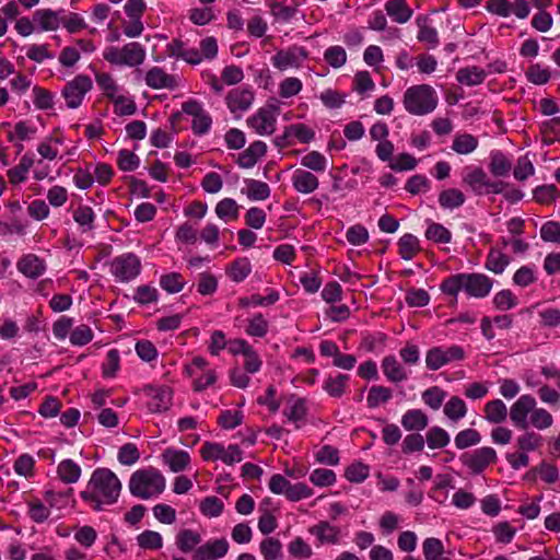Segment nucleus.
<instances>
[{
	"mask_svg": "<svg viewBox=\"0 0 560 560\" xmlns=\"http://www.w3.org/2000/svg\"><path fill=\"white\" fill-rule=\"evenodd\" d=\"M200 454L205 460L220 459L226 465H233L243 459V451L235 444L224 447L220 443L205 442L200 448Z\"/></svg>",
	"mask_w": 560,
	"mask_h": 560,
	"instance_id": "39448f33",
	"label": "nucleus"
},
{
	"mask_svg": "<svg viewBox=\"0 0 560 560\" xmlns=\"http://www.w3.org/2000/svg\"><path fill=\"white\" fill-rule=\"evenodd\" d=\"M509 262V257L505 254L492 248L488 254L486 267L488 270L499 275L504 271Z\"/></svg>",
	"mask_w": 560,
	"mask_h": 560,
	"instance_id": "de8ad7c7",
	"label": "nucleus"
},
{
	"mask_svg": "<svg viewBox=\"0 0 560 560\" xmlns=\"http://www.w3.org/2000/svg\"><path fill=\"white\" fill-rule=\"evenodd\" d=\"M95 81L98 84V86L103 90L105 96L113 101L118 95H120L119 91L120 88L114 80V78L106 72H98L95 74Z\"/></svg>",
	"mask_w": 560,
	"mask_h": 560,
	"instance_id": "79ce46f5",
	"label": "nucleus"
},
{
	"mask_svg": "<svg viewBox=\"0 0 560 560\" xmlns=\"http://www.w3.org/2000/svg\"><path fill=\"white\" fill-rule=\"evenodd\" d=\"M93 82L86 74H78L69 81L61 91L66 105L71 108H78L84 96L92 90Z\"/></svg>",
	"mask_w": 560,
	"mask_h": 560,
	"instance_id": "423d86ee",
	"label": "nucleus"
},
{
	"mask_svg": "<svg viewBox=\"0 0 560 560\" xmlns=\"http://www.w3.org/2000/svg\"><path fill=\"white\" fill-rule=\"evenodd\" d=\"M182 110L183 113L192 116L191 128L196 135H205L209 131L212 119L199 102L189 100L183 103Z\"/></svg>",
	"mask_w": 560,
	"mask_h": 560,
	"instance_id": "9b49d317",
	"label": "nucleus"
},
{
	"mask_svg": "<svg viewBox=\"0 0 560 560\" xmlns=\"http://www.w3.org/2000/svg\"><path fill=\"white\" fill-rule=\"evenodd\" d=\"M429 424L428 416L421 409H410L401 417V425L407 431H421Z\"/></svg>",
	"mask_w": 560,
	"mask_h": 560,
	"instance_id": "c85d7f7f",
	"label": "nucleus"
},
{
	"mask_svg": "<svg viewBox=\"0 0 560 560\" xmlns=\"http://www.w3.org/2000/svg\"><path fill=\"white\" fill-rule=\"evenodd\" d=\"M479 141L470 133H458L454 137L452 150L458 154H469L478 148Z\"/></svg>",
	"mask_w": 560,
	"mask_h": 560,
	"instance_id": "4c0bfd02",
	"label": "nucleus"
},
{
	"mask_svg": "<svg viewBox=\"0 0 560 560\" xmlns=\"http://www.w3.org/2000/svg\"><path fill=\"white\" fill-rule=\"evenodd\" d=\"M486 71L476 66L465 67L457 71L456 79L459 83L472 86L481 84L486 79Z\"/></svg>",
	"mask_w": 560,
	"mask_h": 560,
	"instance_id": "7c9ffc66",
	"label": "nucleus"
},
{
	"mask_svg": "<svg viewBox=\"0 0 560 560\" xmlns=\"http://www.w3.org/2000/svg\"><path fill=\"white\" fill-rule=\"evenodd\" d=\"M33 21L40 31L49 32L56 31L62 21L59 12L50 9H39L33 14Z\"/></svg>",
	"mask_w": 560,
	"mask_h": 560,
	"instance_id": "a878e982",
	"label": "nucleus"
},
{
	"mask_svg": "<svg viewBox=\"0 0 560 560\" xmlns=\"http://www.w3.org/2000/svg\"><path fill=\"white\" fill-rule=\"evenodd\" d=\"M399 255L405 260L412 259L420 252V243L417 236L405 234L398 241Z\"/></svg>",
	"mask_w": 560,
	"mask_h": 560,
	"instance_id": "e433bc0d",
	"label": "nucleus"
},
{
	"mask_svg": "<svg viewBox=\"0 0 560 560\" xmlns=\"http://www.w3.org/2000/svg\"><path fill=\"white\" fill-rule=\"evenodd\" d=\"M439 97L434 89L428 84L410 86L404 94L405 109L417 116L433 112L438 106Z\"/></svg>",
	"mask_w": 560,
	"mask_h": 560,
	"instance_id": "7ed1b4c3",
	"label": "nucleus"
},
{
	"mask_svg": "<svg viewBox=\"0 0 560 560\" xmlns=\"http://www.w3.org/2000/svg\"><path fill=\"white\" fill-rule=\"evenodd\" d=\"M225 102L231 113H243L252 106L254 93L249 89L236 88L228 93Z\"/></svg>",
	"mask_w": 560,
	"mask_h": 560,
	"instance_id": "f3484780",
	"label": "nucleus"
},
{
	"mask_svg": "<svg viewBox=\"0 0 560 560\" xmlns=\"http://www.w3.org/2000/svg\"><path fill=\"white\" fill-rule=\"evenodd\" d=\"M215 213L222 220H234L238 217V205L232 198H224L217 203Z\"/></svg>",
	"mask_w": 560,
	"mask_h": 560,
	"instance_id": "5fc2aeb1",
	"label": "nucleus"
},
{
	"mask_svg": "<svg viewBox=\"0 0 560 560\" xmlns=\"http://www.w3.org/2000/svg\"><path fill=\"white\" fill-rule=\"evenodd\" d=\"M324 59L332 68H340L347 61V52L341 46H331L324 52Z\"/></svg>",
	"mask_w": 560,
	"mask_h": 560,
	"instance_id": "69168bd1",
	"label": "nucleus"
},
{
	"mask_svg": "<svg viewBox=\"0 0 560 560\" xmlns=\"http://www.w3.org/2000/svg\"><path fill=\"white\" fill-rule=\"evenodd\" d=\"M307 408L305 406V401L302 398H290L288 400L287 407L283 410L284 417L290 422L294 423L295 429H300L304 423Z\"/></svg>",
	"mask_w": 560,
	"mask_h": 560,
	"instance_id": "cd10ccee",
	"label": "nucleus"
},
{
	"mask_svg": "<svg viewBox=\"0 0 560 560\" xmlns=\"http://www.w3.org/2000/svg\"><path fill=\"white\" fill-rule=\"evenodd\" d=\"M304 170L312 173H324L328 168L327 158L318 151H311L300 160Z\"/></svg>",
	"mask_w": 560,
	"mask_h": 560,
	"instance_id": "c756f323",
	"label": "nucleus"
},
{
	"mask_svg": "<svg viewBox=\"0 0 560 560\" xmlns=\"http://www.w3.org/2000/svg\"><path fill=\"white\" fill-rule=\"evenodd\" d=\"M536 399L532 395H522L510 408V419L513 424L522 430L528 428L527 416L532 415L534 407H536Z\"/></svg>",
	"mask_w": 560,
	"mask_h": 560,
	"instance_id": "ddd939ff",
	"label": "nucleus"
},
{
	"mask_svg": "<svg viewBox=\"0 0 560 560\" xmlns=\"http://www.w3.org/2000/svg\"><path fill=\"white\" fill-rule=\"evenodd\" d=\"M382 371L386 378L392 383H401L408 378L409 373L398 362L395 355H386L381 363Z\"/></svg>",
	"mask_w": 560,
	"mask_h": 560,
	"instance_id": "5701e85b",
	"label": "nucleus"
},
{
	"mask_svg": "<svg viewBox=\"0 0 560 560\" xmlns=\"http://www.w3.org/2000/svg\"><path fill=\"white\" fill-rule=\"evenodd\" d=\"M16 267L21 273L32 279L40 277L46 270L44 260L34 254L23 256Z\"/></svg>",
	"mask_w": 560,
	"mask_h": 560,
	"instance_id": "b1692460",
	"label": "nucleus"
},
{
	"mask_svg": "<svg viewBox=\"0 0 560 560\" xmlns=\"http://www.w3.org/2000/svg\"><path fill=\"white\" fill-rule=\"evenodd\" d=\"M145 48L138 42H130L122 47L108 46L103 51V58L117 67H139L145 60Z\"/></svg>",
	"mask_w": 560,
	"mask_h": 560,
	"instance_id": "20e7f679",
	"label": "nucleus"
},
{
	"mask_svg": "<svg viewBox=\"0 0 560 560\" xmlns=\"http://www.w3.org/2000/svg\"><path fill=\"white\" fill-rule=\"evenodd\" d=\"M497 460V452L489 446L480 447L471 454L463 456L464 464L472 474H480L487 466Z\"/></svg>",
	"mask_w": 560,
	"mask_h": 560,
	"instance_id": "4468645a",
	"label": "nucleus"
},
{
	"mask_svg": "<svg viewBox=\"0 0 560 560\" xmlns=\"http://www.w3.org/2000/svg\"><path fill=\"white\" fill-rule=\"evenodd\" d=\"M425 441L432 450L442 448L450 443V435L443 428L432 427L427 432Z\"/></svg>",
	"mask_w": 560,
	"mask_h": 560,
	"instance_id": "09e8293b",
	"label": "nucleus"
},
{
	"mask_svg": "<svg viewBox=\"0 0 560 560\" xmlns=\"http://www.w3.org/2000/svg\"><path fill=\"white\" fill-rule=\"evenodd\" d=\"M443 412L451 421L457 422L467 413L466 402L458 396H452L444 405Z\"/></svg>",
	"mask_w": 560,
	"mask_h": 560,
	"instance_id": "f704fd0d",
	"label": "nucleus"
},
{
	"mask_svg": "<svg viewBox=\"0 0 560 560\" xmlns=\"http://www.w3.org/2000/svg\"><path fill=\"white\" fill-rule=\"evenodd\" d=\"M268 320L262 316V314H256L248 320V326L246 328V334L253 337H265L268 332Z\"/></svg>",
	"mask_w": 560,
	"mask_h": 560,
	"instance_id": "680f3d73",
	"label": "nucleus"
},
{
	"mask_svg": "<svg viewBox=\"0 0 560 560\" xmlns=\"http://www.w3.org/2000/svg\"><path fill=\"white\" fill-rule=\"evenodd\" d=\"M417 24L419 26L417 39L428 44L430 48H435L440 43L438 31L427 24V18H418Z\"/></svg>",
	"mask_w": 560,
	"mask_h": 560,
	"instance_id": "58836bf2",
	"label": "nucleus"
},
{
	"mask_svg": "<svg viewBox=\"0 0 560 560\" xmlns=\"http://www.w3.org/2000/svg\"><path fill=\"white\" fill-rule=\"evenodd\" d=\"M201 542V536L191 530L183 529L176 536V545L183 552H189Z\"/></svg>",
	"mask_w": 560,
	"mask_h": 560,
	"instance_id": "c03bdc74",
	"label": "nucleus"
},
{
	"mask_svg": "<svg viewBox=\"0 0 560 560\" xmlns=\"http://www.w3.org/2000/svg\"><path fill=\"white\" fill-rule=\"evenodd\" d=\"M481 436L478 431L474 429H466L457 433L455 436V445L459 450L467 448L480 442Z\"/></svg>",
	"mask_w": 560,
	"mask_h": 560,
	"instance_id": "0e129e2a",
	"label": "nucleus"
},
{
	"mask_svg": "<svg viewBox=\"0 0 560 560\" xmlns=\"http://www.w3.org/2000/svg\"><path fill=\"white\" fill-rule=\"evenodd\" d=\"M392 396L393 392L390 388L382 385H374L369 390L366 402L370 408H376L381 404H386Z\"/></svg>",
	"mask_w": 560,
	"mask_h": 560,
	"instance_id": "a18cd8bd",
	"label": "nucleus"
},
{
	"mask_svg": "<svg viewBox=\"0 0 560 560\" xmlns=\"http://www.w3.org/2000/svg\"><path fill=\"white\" fill-rule=\"evenodd\" d=\"M121 491V482L108 468L95 469L80 495L92 504L93 509L101 511L103 505L115 503Z\"/></svg>",
	"mask_w": 560,
	"mask_h": 560,
	"instance_id": "f257e3e1",
	"label": "nucleus"
},
{
	"mask_svg": "<svg viewBox=\"0 0 560 560\" xmlns=\"http://www.w3.org/2000/svg\"><path fill=\"white\" fill-rule=\"evenodd\" d=\"M279 300V293L276 291H271L267 296H260L258 294H253L250 296H245L240 299V305L242 307H248L250 305L254 306H267L275 304Z\"/></svg>",
	"mask_w": 560,
	"mask_h": 560,
	"instance_id": "13d9d810",
	"label": "nucleus"
},
{
	"mask_svg": "<svg viewBox=\"0 0 560 560\" xmlns=\"http://www.w3.org/2000/svg\"><path fill=\"white\" fill-rule=\"evenodd\" d=\"M465 195L456 188H448L441 191L439 196L440 206L444 209H455L464 205Z\"/></svg>",
	"mask_w": 560,
	"mask_h": 560,
	"instance_id": "ea45409f",
	"label": "nucleus"
},
{
	"mask_svg": "<svg viewBox=\"0 0 560 560\" xmlns=\"http://www.w3.org/2000/svg\"><path fill=\"white\" fill-rule=\"evenodd\" d=\"M200 512L207 517H218L222 514L224 503L221 499L211 495L206 497L199 504Z\"/></svg>",
	"mask_w": 560,
	"mask_h": 560,
	"instance_id": "3c124183",
	"label": "nucleus"
},
{
	"mask_svg": "<svg viewBox=\"0 0 560 560\" xmlns=\"http://www.w3.org/2000/svg\"><path fill=\"white\" fill-rule=\"evenodd\" d=\"M310 533L314 535L320 544L338 545L340 542V529L330 525L328 522H319L310 528Z\"/></svg>",
	"mask_w": 560,
	"mask_h": 560,
	"instance_id": "393cba45",
	"label": "nucleus"
},
{
	"mask_svg": "<svg viewBox=\"0 0 560 560\" xmlns=\"http://www.w3.org/2000/svg\"><path fill=\"white\" fill-rule=\"evenodd\" d=\"M185 284V280L178 272H170L160 278L161 288L171 294L180 292Z\"/></svg>",
	"mask_w": 560,
	"mask_h": 560,
	"instance_id": "49530a36",
	"label": "nucleus"
},
{
	"mask_svg": "<svg viewBox=\"0 0 560 560\" xmlns=\"http://www.w3.org/2000/svg\"><path fill=\"white\" fill-rule=\"evenodd\" d=\"M425 237L434 243L447 244L452 241V233L448 229L440 223H430Z\"/></svg>",
	"mask_w": 560,
	"mask_h": 560,
	"instance_id": "864d4df0",
	"label": "nucleus"
},
{
	"mask_svg": "<svg viewBox=\"0 0 560 560\" xmlns=\"http://www.w3.org/2000/svg\"><path fill=\"white\" fill-rule=\"evenodd\" d=\"M277 110L276 106L261 107L247 119V125L259 136L272 135L276 131Z\"/></svg>",
	"mask_w": 560,
	"mask_h": 560,
	"instance_id": "9d476101",
	"label": "nucleus"
},
{
	"mask_svg": "<svg viewBox=\"0 0 560 560\" xmlns=\"http://www.w3.org/2000/svg\"><path fill=\"white\" fill-rule=\"evenodd\" d=\"M57 474L65 483H74L81 477V467L72 459H63L57 467Z\"/></svg>",
	"mask_w": 560,
	"mask_h": 560,
	"instance_id": "72a5a7b5",
	"label": "nucleus"
},
{
	"mask_svg": "<svg viewBox=\"0 0 560 560\" xmlns=\"http://www.w3.org/2000/svg\"><path fill=\"white\" fill-rule=\"evenodd\" d=\"M348 381L349 376L346 374H339L336 377L330 376L325 381L324 389L331 397H341L345 394Z\"/></svg>",
	"mask_w": 560,
	"mask_h": 560,
	"instance_id": "603ef678",
	"label": "nucleus"
},
{
	"mask_svg": "<svg viewBox=\"0 0 560 560\" xmlns=\"http://www.w3.org/2000/svg\"><path fill=\"white\" fill-rule=\"evenodd\" d=\"M141 270V261L132 253H126L115 257L110 262V272L120 281L135 279Z\"/></svg>",
	"mask_w": 560,
	"mask_h": 560,
	"instance_id": "6e6552de",
	"label": "nucleus"
},
{
	"mask_svg": "<svg viewBox=\"0 0 560 560\" xmlns=\"http://www.w3.org/2000/svg\"><path fill=\"white\" fill-rule=\"evenodd\" d=\"M308 54L304 47L291 46L287 49L278 50L271 58L272 66L280 70L299 69Z\"/></svg>",
	"mask_w": 560,
	"mask_h": 560,
	"instance_id": "1a4fd4ad",
	"label": "nucleus"
},
{
	"mask_svg": "<svg viewBox=\"0 0 560 560\" xmlns=\"http://www.w3.org/2000/svg\"><path fill=\"white\" fill-rule=\"evenodd\" d=\"M508 417V408L501 399L488 401L485 405V419L490 423H502Z\"/></svg>",
	"mask_w": 560,
	"mask_h": 560,
	"instance_id": "2f4dec72",
	"label": "nucleus"
},
{
	"mask_svg": "<svg viewBox=\"0 0 560 560\" xmlns=\"http://www.w3.org/2000/svg\"><path fill=\"white\" fill-rule=\"evenodd\" d=\"M293 188L303 195L314 192L319 186L317 176L304 168H296L291 177Z\"/></svg>",
	"mask_w": 560,
	"mask_h": 560,
	"instance_id": "6ab92c4d",
	"label": "nucleus"
},
{
	"mask_svg": "<svg viewBox=\"0 0 560 560\" xmlns=\"http://www.w3.org/2000/svg\"><path fill=\"white\" fill-rule=\"evenodd\" d=\"M464 291L472 298L487 296L492 289V280L482 273H465Z\"/></svg>",
	"mask_w": 560,
	"mask_h": 560,
	"instance_id": "2eb2a0df",
	"label": "nucleus"
},
{
	"mask_svg": "<svg viewBox=\"0 0 560 560\" xmlns=\"http://www.w3.org/2000/svg\"><path fill=\"white\" fill-rule=\"evenodd\" d=\"M282 545L279 539L270 537L260 542V552L266 560H277L281 557Z\"/></svg>",
	"mask_w": 560,
	"mask_h": 560,
	"instance_id": "052dcab7",
	"label": "nucleus"
},
{
	"mask_svg": "<svg viewBox=\"0 0 560 560\" xmlns=\"http://www.w3.org/2000/svg\"><path fill=\"white\" fill-rule=\"evenodd\" d=\"M512 168L510 160L501 152L494 151L490 155L489 170L493 176L504 177Z\"/></svg>",
	"mask_w": 560,
	"mask_h": 560,
	"instance_id": "c9c22d12",
	"label": "nucleus"
},
{
	"mask_svg": "<svg viewBox=\"0 0 560 560\" xmlns=\"http://www.w3.org/2000/svg\"><path fill=\"white\" fill-rule=\"evenodd\" d=\"M425 560H439L444 553V545L439 538L430 537L422 544Z\"/></svg>",
	"mask_w": 560,
	"mask_h": 560,
	"instance_id": "bf43d9fd",
	"label": "nucleus"
},
{
	"mask_svg": "<svg viewBox=\"0 0 560 560\" xmlns=\"http://www.w3.org/2000/svg\"><path fill=\"white\" fill-rule=\"evenodd\" d=\"M540 237L545 242L560 244V222L548 221L540 228Z\"/></svg>",
	"mask_w": 560,
	"mask_h": 560,
	"instance_id": "774afa93",
	"label": "nucleus"
},
{
	"mask_svg": "<svg viewBox=\"0 0 560 560\" xmlns=\"http://www.w3.org/2000/svg\"><path fill=\"white\" fill-rule=\"evenodd\" d=\"M34 160L31 155L25 154L20 160V163L8 171V177L12 184H19L26 179V174L33 166Z\"/></svg>",
	"mask_w": 560,
	"mask_h": 560,
	"instance_id": "37998d69",
	"label": "nucleus"
},
{
	"mask_svg": "<svg viewBox=\"0 0 560 560\" xmlns=\"http://www.w3.org/2000/svg\"><path fill=\"white\" fill-rule=\"evenodd\" d=\"M385 11L388 16L398 24L407 23L412 14V9L407 4L406 0H388L385 3Z\"/></svg>",
	"mask_w": 560,
	"mask_h": 560,
	"instance_id": "bb28decb",
	"label": "nucleus"
},
{
	"mask_svg": "<svg viewBox=\"0 0 560 560\" xmlns=\"http://www.w3.org/2000/svg\"><path fill=\"white\" fill-rule=\"evenodd\" d=\"M465 273H457L445 279L441 284V290L456 299L459 291H464Z\"/></svg>",
	"mask_w": 560,
	"mask_h": 560,
	"instance_id": "e2e57ef3",
	"label": "nucleus"
},
{
	"mask_svg": "<svg viewBox=\"0 0 560 560\" xmlns=\"http://www.w3.org/2000/svg\"><path fill=\"white\" fill-rule=\"evenodd\" d=\"M267 152V144L260 140L254 141L238 154L237 164L242 168L253 167Z\"/></svg>",
	"mask_w": 560,
	"mask_h": 560,
	"instance_id": "412c9836",
	"label": "nucleus"
},
{
	"mask_svg": "<svg viewBox=\"0 0 560 560\" xmlns=\"http://www.w3.org/2000/svg\"><path fill=\"white\" fill-rule=\"evenodd\" d=\"M162 460L173 472H179L189 466L190 455L184 450L168 447L163 452Z\"/></svg>",
	"mask_w": 560,
	"mask_h": 560,
	"instance_id": "4be33fe9",
	"label": "nucleus"
},
{
	"mask_svg": "<svg viewBox=\"0 0 560 560\" xmlns=\"http://www.w3.org/2000/svg\"><path fill=\"white\" fill-rule=\"evenodd\" d=\"M145 84L153 90H174L177 86L176 77L168 74L163 68L154 66L144 74Z\"/></svg>",
	"mask_w": 560,
	"mask_h": 560,
	"instance_id": "dca6fc26",
	"label": "nucleus"
},
{
	"mask_svg": "<svg viewBox=\"0 0 560 560\" xmlns=\"http://www.w3.org/2000/svg\"><path fill=\"white\" fill-rule=\"evenodd\" d=\"M314 131L304 124H294L285 128L283 138L295 137L302 143H308L314 139Z\"/></svg>",
	"mask_w": 560,
	"mask_h": 560,
	"instance_id": "6e6d98bb",
	"label": "nucleus"
},
{
	"mask_svg": "<svg viewBox=\"0 0 560 560\" xmlns=\"http://www.w3.org/2000/svg\"><path fill=\"white\" fill-rule=\"evenodd\" d=\"M423 402L433 410L440 409L446 398V392L439 386H432L425 389L422 395Z\"/></svg>",
	"mask_w": 560,
	"mask_h": 560,
	"instance_id": "8fccbe9b",
	"label": "nucleus"
},
{
	"mask_svg": "<svg viewBox=\"0 0 560 560\" xmlns=\"http://www.w3.org/2000/svg\"><path fill=\"white\" fill-rule=\"evenodd\" d=\"M487 173L479 166H467L463 174V184L467 185L476 195L485 194L488 183Z\"/></svg>",
	"mask_w": 560,
	"mask_h": 560,
	"instance_id": "aec40b11",
	"label": "nucleus"
},
{
	"mask_svg": "<svg viewBox=\"0 0 560 560\" xmlns=\"http://www.w3.org/2000/svg\"><path fill=\"white\" fill-rule=\"evenodd\" d=\"M165 489L164 476L154 468L139 469L129 480V491L133 497L149 500L158 497Z\"/></svg>",
	"mask_w": 560,
	"mask_h": 560,
	"instance_id": "f03ea898",
	"label": "nucleus"
},
{
	"mask_svg": "<svg viewBox=\"0 0 560 560\" xmlns=\"http://www.w3.org/2000/svg\"><path fill=\"white\" fill-rule=\"evenodd\" d=\"M229 551V542L225 538L215 539L201 545L195 550L196 560H217Z\"/></svg>",
	"mask_w": 560,
	"mask_h": 560,
	"instance_id": "a211bd4d",
	"label": "nucleus"
},
{
	"mask_svg": "<svg viewBox=\"0 0 560 560\" xmlns=\"http://www.w3.org/2000/svg\"><path fill=\"white\" fill-rule=\"evenodd\" d=\"M246 190L244 191L250 200H266L270 196L268 184L257 179H246Z\"/></svg>",
	"mask_w": 560,
	"mask_h": 560,
	"instance_id": "a19ab883",
	"label": "nucleus"
},
{
	"mask_svg": "<svg viewBox=\"0 0 560 560\" xmlns=\"http://www.w3.org/2000/svg\"><path fill=\"white\" fill-rule=\"evenodd\" d=\"M73 220L79 225L82 233H89L94 230L95 214L91 207L79 206L73 210Z\"/></svg>",
	"mask_w": 560,
	"mask_h": 560,
	"instance_id": "473e14b6",
	"label": "nucleus"
},
{
	"mask_svg": "<svg viewBox=\"0 0 560 560\" xmlns=\"http://www.w3.org/2000/svg\"><path fill=\"white\" fill-rule=\"evenodd\" d=\"M143 393L148 397V408L151 412H163L172 406L173 392L167 386L147 385Z\"/></svg>",
	"mask_w": 560,
	"mask_h": 560,
	"instance_id": "f8f14e48",
	"label": "nucleus"
},
{
	"mask_svg": "<svg viewBox=\"0 0 560 560\" xmlns=\"http://www.w3.org/2000/svg\"><path fill=\"white\" fill-rule=\"evenodd\" d=\"M553 422V418L549 411L544 408L534 407L532 415L529 417L528 424L530 423L534 428L538 430H545L551 427Z\"/></svg>",
	"mask_w": 560,
	"mask_h": 560,
	"instance_id": "4d7b16f0",
	"label": "nucleus"
},
{
	"mask_svg": "<svg viewBox=\"0 0 560 560\" xmlns=\"http://www.w3.org/2000/svg\"><path fill=\"white\" fill-rule=\"evenodd\" d=\"M302 81L294 77L285 78L279 84V95L283 98H289L298 95L302 90Z\"/></svg>",
	"mask_w": 560,
	"mask_h": 560,
	"instance_id": "338daca9",
	"label": "nucleus"
},
{
	"mask_svg": "<svg viewBox=\"0 0 560 560\" xmlns=\"http://www.w3.org/2000/svg\"><path fill=\"white\" fill-rule=\"evenodd\" d=\"M464 358L465 351L460 346L433 347L427 351L425 365L430 371H436L451 362L462 361Z\"/></svg>",
	"mask_w": 560,
	"mask_h": 560,
	"instance_id": "0eeeda50",
	"label": "nucleus"
}]
</instances>
